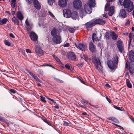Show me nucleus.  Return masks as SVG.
Wrapping results in <instances>:
<instances>
[{
	"instance_id": "nucleus-3",
	"label": "nucleus",
	"mask_w": 134,
	"mask_h": 134,
	"mask_svg": "<svg viewBox=\"0 0 134 134\" xmlns=\"http://www.w3.org/2000/svg\"><path fill=\"white\" fill-rule=\"evenodd\" d=\"M92 60L94 64L96 69L99 71H102V67L99 58L95 57L92 58Z\"/></svg>"
},
{
	"instance_id": "nucleus-50",
	"label": "nucleus",
	"mask_w": 134,
	"mask_h": 134,
	"mask_svg": "<svg viewBox=\"0 0 134 134\" xmlns=\"http://www.w3.org/2000/svg\"><path fill=\"white\" fill-rule=\"evenodd\" d=\"M50 66L51 67L52 66V65L49 64H43L42 65V66Z\"/></svg>"
},
{
	"instance_id": "nucleus-32",
	"label": "nucleus",
	"mask_w": 134,
	"mask_h": 134,
	"mask_svg": "<svg viewBox=\"0 0 134 134\" xmlns=\"http://www.w3.org/2000/svg\"><path fill=\"white\" fill-rule=\"evenodd\" d=\"M118 57L116 55L115 56L114 58L113 59V62H114L115 64H117L118 63Z\"/></svg>"
},
{
	"instance_id": "nucleus-49",
	"label": "nucleus",
	"mask_w": 134,
	"mask_h": 134,
	"mask_svg": "<svg viewBox=\"0 0 134 134\" xmlns=\"http://www.w3.org/2000/svg\"><path fill=\"white\" fill-rule=\"evenodd\" d=\"M38 72L39 73L41 74H43V72L41 69H38Z\"/></svg>"
},
{
	"instance_id": "nucleus-28",
	"label": "nucleus",
	"mask_w": 134,
	"mask_h": 134,
	"mask_svg": "<svg viewBox=\"0 0 134 134\" xmlns=\"http://www.w3.org/2000/svg\"><path fill=\"white\" fill-rule=\"evenodd\" d=\"M25 24L27 25L26 27L27 30L28 31H29L31 29V28L30 27H29L30 24L27 19H26L25 21Z\"/></svg>"
},
{
	"instance_id": "nucleus-44",
	"label": "nucleus",
	"mask_w": 134,
	"mask_h": 134,
	"mask_svg": "<svg viewBox=\"0 0 134 134\" xmlns=\"http://www.w3.org/2000/svg\"><path fill=\"white\" fill-rule=\"evenodd\" d=\"M35 80L37 81H38L39 82H41V81L40 80V79L38 78V77L36 76V75L33 77Z\"/></svg>"
},
{
	"instance_id": "nucleus-17",
	"label": "nucleus",
	"mask_w": 134,
	"mask_h": 134,
	"mask_svg": "<svg viewBox=\"0 0 134 134\" xmlns=\"http://www.w3.org/2000/svg\"><path fill=\"white\" fill-rule=\"evenodd\" d=\"M95 25L97 24L103 25L105 24L104 20L100 19H98L93 20Z\"/></svg>"
},
{
	"instance_id": "nucleus-46",
	"label": "nucleus",
	"mask_w": 134,
	"mask_h": 134,
	"mask_svg": "<svg viewBox=\"0 0 134 134\" xmlns=\"http://www.w3.org/2000/svg\"><path fill=\"white\" fill-rule=\"evenodd\" d=\"M55 59L58 62L59 64H61L62 62L60 61V59L57 57H56L55 58Z\"/></svg>"
},
{
	"instance_id": "nucleus-51",
	"label": "nucleus",
	"mask_w": 134,
	"mask_h": 134,
	"mask_svg": "<svg viewBox=\"0 0 134 134\" xmlns=\"http://www.w3.org/2000/svg\"><path fill=\"white\" fill-rule=\"evenodd\" d=\"M113 121L117 123H118L119 122V121L115 118H114Z\"/></svg>"
},
{
	"instance_id": "nucleus-40",
	"label": "nucleus",
	"mask_w": 134,
	"mask_h": 134,
	"mask_svg": "<svg viewBox=\"0 0 134 134\" xmlns=\"http://www.w3.org/2000/svg\"><path fill=\"white\" fill-rule=\"evenodd\" d=\"M133 36V34L132 33H130L129 36V37L130 40H131L132 39V38Z\"/></svg>"
},
{
	"instance_id": "nucleus-60",
	"label": "nucleus",
	"mask_w": 134,
	"mask_h": 134,
	"mask_svg": "<svg viewBox=\"0 0 134 134\" xmlns=\"http://www.w3.org/2000/svg\"><path fill=\"white\" fill-rule=\"evenodd\" d=\"M105 86L108 87H109V88H110V85H109V84L108 83H107L105 84Z\"/></svg>"
},
{
	"instance_id": "nucleus-30",
	"label": "nucleus",
	"mask_w": 134,
	"mask_h": 134,
	"mask_svg": "<svg viewBox=\"0 0 134 134\" xmlns=\"http://www.w3.org/2000/svg\"><path fill=\"white\" fill-rule=\"evenodd\" d=\"M12 20L14 22V24L16 23L17 25H19V20L17 19L15 16H14L12 18Z\"/></svg>"
},
{
	"instance_id": "nucleus-23",
	"label": "nucleus",
	"mask_w": 134,
	"mask_h": 134,
	"mask_svg": "<svg viewBox=\"0 0 134 134\" xmlns=\"http://www.w3.org/2000/svg\"><path fill=\"white\" fill-rule=\"evenodd\" d=\"M17 16L18 19L20 20H22L23 19L24 17L23 14L20 11H18L17 12Z\"/></svg>"
},
{
	"instance_id": "nucleus-14",
	"label": "nucleus",
	"mask_w": 134,
	"mask_h": 134,
	"mask_svg": "<svg viewBox=\"0 0 134 134\" xmlns=\"http://www.w3.org/2000/svg\"><path fill=\"white\" fill-rule=\"evenodd\" d=\"M117 46L119 51L122 53L124 49V47L123 44L121 41H119L117 42Z\"/></svg>"
},
{
	"instance_id": "nucleus-29",
	"label": "nucleus",
	"mask_w": 134,
	"mask_h": 134,
	"mask_svg": "<svg viewBox=\"0 0 134 134\" xmlns=\"http://www.w3.org/2000/svg\"><path fill=\"white\" fill-rule=\"evenodd\" d=\"M81 58L82 59H84L87 62H88L90 60L89 59L87 56L83 54L82 55H81Z\"/></svg>"
},
{
	"instance_id": "nucleus-11",
	"label": "nucleus",
	"mask_w": 134,
	"mask_h": 134,
	"mask_svg": "<svg viewBox=\"0 0 134 134\" xmlns=\"http://www.w3.org/2000/svg\"><path fill=\"white\" fill-rule=\"evenodd\" d=\"M68 58L71 60L75 61L76 59V56L74 53L69 52L67 54Z\"/></svg>"
},
{
	"instance_id": "nucleus-35",
	"label": "nucleus",
	"mask_w": 134,
	"mask_h": 134,
	"mask_svg": "<svg viewBox=\"0 0 134 134\" xmlns=\"http://www.w3.org/2000/svg\"><path fill=\"white\" fill-rule=\"evenodd\" d=\"M129 71L132 74L134 73V69L131 66H129Z\"/></svg>"
},
{
	"instance_id": "nucleus-57",
	"label": "nucleus",
	"mask_w": 134,
	"mask_h": 134,
	"mask_svg": "<svg viewBox=\"0 0 134 134\" xmlns=\"http://www.w3.org/2000/svg\"><path fill=\"white\" fill-rule=\"evenodd\" d=\"M9 36L10 37L13 38H14L15 37L14 36V35L12 33H10L9 34Z\"/></svg>"
},
{
	"instance_id": "nucleus-52",
	"label": "nucleus",
	"mask_w": 134,
	"mask_h": 134,
	"mask_svg": "<svg viewBox=\"0 0 134 134\" xmlns=\"http://www.w3.org/2000/svg\"><path fill=\"white\" fill-rule=\"evenodd\" d=\"M69 124V123L68 122L66 121H64V125H68Z\"/></svg>"
},
{
	"instance_id": "nucleus-6",
	"label": "nucleus",
	"mask_w": 134,
	"mask_h": 134,
	"mask_svg": "<svg viewBox=\"0 0 134 134\" xmlns=\"http://www.w3.org/2000/svg\"><path fill=\"white\" fill-rule=\"evenodd\" d=\"M52 40L54 43L59 44L62 42L61 37L60 35H56L53 36Z\"/></svg>"
},
{
	"instance_id": "nucleus-5",
	"label": "nucleus",
	"mask_w": 134,
	"mask_h": 134,
	"mask_svg": "<svg viewBox=\"0 0 134 134\" xmlns=\"http://www.w3.org/2000/svg\"><path fill=\"white\" fill-rule=\"evenodd\" d=\"M113 61L111 60H109L107 61V64L108 67L110 69L111 72L116 68V66L114 64Z\"/></svg>"
},
{
	"instance_id": "nucleus-38",
	"label": "nucleus",
	"mask_w": 134,
	"mask_h": 134,
	"mask_svg": "<svg viewBox=\"0 0 134 134\" xmlns=\"http://www.w3.org/2000/svg\"><path fill=\"white\" fill-rule=\"evenodd\" d=\"M55 1L54 0H48V2L49 4L50 5H52L54 2Z\"/></svg>"
},
{
	"instance_id": "nucleus-45",
	"label": "nucleus",
	"mask_w": 134,
	"mask_h": 134,
	"mask_svg": "<svg viewBox=\"0 0 134 134\" xmlns=\"http://www.w3.org/2000/svg\"><path fill=\"white\" fill-rule=\"evenodd\" d=\"M9 91L11 93L13 94H14L16 92V91L13 89H10Z\"/></svg>"
},
{
	"instance_id": "nucleus-26",
	"label": "nucleus",
	"mask_w": 134,
	"mask_h": 134,
	"mask_svg": "<svg viewBox=\"0 0 134 134\" xmlns=\"http://www.w3.org/2000/svg\"><path fill=\"white\" fill-rule=\"evenodd\" d=\"M86 12L85 10H81L80 12V16L82 17L83 18V16H84L86 14Z\"/></svg>"
},
{
	"instance_id": "nucleus-36",
	"label": "nucleus",
	"mask_w": 134,
	"mask_h": 134,
	"mask_svg": "<svg viewBox=\"0 0 134 134\" xmlns=\"http://www.w3.org/2000/svg\"><path fill=\"white\" fill-rule=\"evenodd\" d=\"M43 121L47 123L48 125H49L52 126L51 125V123L49 122V121H48L47 120V119H43Z\"/></svg>"
},
{
	"instance_id": "nucleus-4",
	"label": "nucleus",
	"mask_w": 134,
	"mask_h": 134,
	"mask_svg": "<svg viewBox=\"0 0 134 134\" xmlns=\"http://www.w3.org/2000/svg\"><path fill=\"white\" fill-rule=\"evenodd\" d=\"M110 3H107L105 6V10H108V14L109 16H111L113 14L114 12V8L113 7H109Z\"/></svg>"
},
{
	"instance_id": "nucleus-42",
	"label": "nucleus",
	"mask_w": 134,
	"mask_h": 134,
	"mask_svg": "<svg viewBox=\"0 0 134 134\" xmlns=\"http://www.w3.org/2000/svg\"><path fill=\"white\" fill-rule=\"evenodd\" d=\"M4 42V43H5V44L6 45L8 46H10V43L8 41L5 40Z\"/></svg>"
},
{
	"instance_id": "nucleus-8",
	"label": "nucleus",
	"mask_w": 134,
	"mask_h": 134,
	"mask_svg": "<svg viewBox=\"0 0 134 134\" xmlns=\"http://www.w3.org/2000/svg\"><path fill=\"white\" fill-rule=\"evenodd\" d=\"M73 5L75 9H78L82 6L81 2L80 0H75L73 2Z\"/></svg>"
},
{
	"instance_id": "nucleus-34",
	"label": "nucleus",
	"mask_w": 134,
	"mask_h": 134,
	"mask_svg": "<svg viewBox=\"0 0 134 134\" xmlns=\"http://www.w3.org/2000/svg\"><path fill=\"white\" fill-rule=\"evenodd\" d=\"M65 67L66 69L72 71L73 70V69L72 67H70V66L69 64L68 63L65 65Z\"/></svg>"
},
{
	"instance_id": "nucleus-47",
	"label": "nucleus",
	"mask_w": 134,
	"mask_h": 134,
	"mask_svg": "<svg viewBox=\"0 0 134 134\" xmlns=\"http://www.w3.org/2000/svg\"><path fill=\"white\" fill-rule=\"evenodd\" d=\"M0 121L3 122H4L5 121L4 118L2 116H0Z\"/></svg>"
},
{
	"instance_id": "nucleus-16",
	"label": "nucleus",
	"mask_w": 134,
	"mask_h": 134,
	"mask_svg": "<svg viewBox=\"0 0 134 134\" xmlns=\"http://www.w3.org/2000/svg\"><path fill=\"white\" fill-rule=\"evenodd\" d=\"M68 0H59L58 2L59 5L62 7H64L66 5Z\"/></svg>"
},
{
	"instance_id": "nucleus-2",
	"label": "nucleus",
	"mask_w": 134,
	"mask_h": 134,
	"mask_svg": "<svg viewBox=\"0 0 134 134\" xmlns=\"http://www.w3.org/2000/svg\"><path fill=\"white\" fill-rule=\"evenodd\" d=\"M94 0H89L88 3L84 5V10L88 14H90L92 12V7H94L95 5Z\"/></svg>"
},
{
	"instance_id": "nucleus-13",
	"label": "nucleus",
	"mask_w": 134,
	"mask_h": 134,
	"mask_svg": "<svg viewBox=\"0 0 134 134\" xmlns=\"http://www.w3.org/2000/svg\"><path fill=\"white\" fill-rule=\"evenodd\" d=\"M33 3L34 6L36 9L37 10L41 9V4L37 0H33Z\"/></svg>"
},
{
	"instance_id": "nucleus-39",
	"label": "nucleus",
	"mask_w": 134,
	"mask_h": 134,
	"mask_svg": "<svg viewBox=\"0 0 134 134\" xmlns=\"http://www.w3.org/2000/svg\"><path fill=\"white\" fill-rule=\"evenodd\" d=\"M40 97L41 98V100L44 103H46V101L45 99V98L44 97H43L42 96H40Z\"/></svg>"
},
{
	"instance_id": "nucleus-18",
	"label": "nucleus",
	"mask_w": 134,
	"mask_h": 134,
	"mask_svg": "<svg viewBox=\"0 0 134 134\" xmlns=\"http://www.w3.org/2000/svg\"><path fill=\"white\" fill-rule=\"evenodd\" d=\"M30 36L31 39L34 41H36L38 37L37 35L34 32H32L30 33Z\"/></svg>"
},
{
	"instance_id": "nucleus-12",
	"label": "nucleus",
	"mask_w": 134,
	"mask_h": 134,
	"mask_svg": "<svg viewBox=\"0 0 134 134\" xmlns=\"http://www.w3.org/2000/svg\"><path fill=\"white\" fill-rule=\"evenodd\" d=\"M35 51L39 56H41L43 55V51L41 47L38 46L35 47Z\"/></svg>"
},
{
	"instance_id": "nucleus-55",
	"label": "nucleus",
	"mask_w": 134,
	"mask_h": 134,
	"mask_svg": "<svg viewBox=\"0 0 134 134\" xmlns=\"http://www.w3.org/2000/svg\"><path fill=\"white\" fill-rule=\"evenodd\" d=\"M26 51L27 53H31V52L29 49H26Z\"/></svg>"
},
{
	"instance_id": "nucleus-48",
	"label": "nucleus",
	"mask_w": 134,
	"mask_h": 134,
	"mask_svg": "<svg viewBox=\"0 0 134 134\" xmlns=\"http://www.w3.org/2000/svg\"><path fill=\"white\" fill-rule=\"evenodd\" d=\"M130 24V22L129 19H127V20L126 21L125 24V26H127L128 25H129Z\"/></svg>"
},
{
	"instance_id": "nucleus-22",
	"label": "nucleus",
	"mask_w": 134,
	"mask_h": 134,
	"mask_svg": "<svg viewBox=\"0 0 134 134\" xmlns=\"http://www.w3.org/2000/svg\"><path fill=\"white\" fill-rule=\"evenodd\" d=\"M110 36L111 37L112 39L115 40L117 39L118 35L114 32H111L110 34Z\"/></svg>"
},
{
	"instance_id": "nucleus-43",
	"label": "nucleus",
	"mask_w": 134,
	"mask_h": 134,
	"mask_svg": "<svg viewBox=\"0 0 134 134\" xmlns=\"http://www.w3.org/2000/svg\"><path fill=\"white\" fill-rule=\"evenodd\" d=\"M26 2L28 4H30L32 2V0H25Z\"/></svg>"
},
{
	"instance_id": "nucleus-21",
	"label": "nucleus",
	"mask_w": 134,
	"mask_h": 134,
	"mask_svg": "<svg viewBox=\"0 0 134 134\" xmlns=\"http://www.w3.org/2000/svg\"><path fill=\"white\" fill-rule=\"evenodd\" d=\"M119 15L122 18H125L126 16V12L124 9H122L120 10Z\"/></svg>"
},
{
	"instance_id": "nucleus-37",
	"label": "nucleus",
	"mask_w": 134,
	"mask_h": 134,
	"mask_svg": "<svg viewBox=\"0 0 134 134\" xmlns=\"http://www.w3.org/2000/svg\"><path fill=\"white\" fill-rule=\"evenodd\" d=\"M114 107L115 109L119 110L122 111L123 109L122 107L120 108L115 105H114Z\"/></svg>"
},
{
	"instance_id": "nucleus-59",
	"label": "nucleus",
	"mask_w": 134,
	"mask_h": 134,
	"mask_svg": "<svg viewBox=\"0 0 134 134\" xmlns=\"http://www.w3.org/2000/svg\"><path fill=\"white\" fill-rule=\"evenodd\" d=\"M114 118V117H109L108 118V119H109V120H110L113 121Z\"/></svg>"
},
{
	"instance_id": "nucleus-1",
	"label": "nucleus",
	"mask_w": 134,
	"mask_h": 134,
	"mask_svg": "<svg viewBox=\"0 0 134 134\" xmlns=\"http://www.w3.org/2000/svg\"><path fill=\"white\" fill-rule=\"evenodd\" d=\"M119 2L128 12H131L134 9L133 2L131 0H119Z\"/></svg>"
},
{
	"instance_id": "nucleus-27",
	"label": "nucleus",
	"mask_w": 134,
	"mask_h": 134,
	"mask_svg": "<svg viewBox=\"0 0 134 134\" xmlns=\"http://www.w3.org/2000/svg\"><path fill=\"white\" fill-rule=\"evenodd\" d=\"M58 32L57 30H56L55 28H53L51 31V35H52L54 36L57 35Z\"/></svg>"
},
{
	"instance_id": "nucleus-58",
	"label": "nucleus",
	"mask_w": 134,
	"mask_h": 134,
	"mask_svg": "<svg viewBox=\"0 0 134 134\" xmlns=\"http://www.w3.org/2000/svg\"><path fill=\"white\" fill-rule=\"evenodd\" d=\"M82 102L84 104H87L88 103V101L86 100H84Z\"/></svg>"
},
{
	"instance_id": "nucleus-31",
	"label": "nucleus",
	"mask_w": 134,
	"mask_h": 134,
	"mask_svg": "<svg viewBox=\"0 0 134 134\" xmlns=\"http://www.w3.org/2000/svg\"><path fill=\"white\" fill-rule=\"evenodd\" d=\"M8 21V20L7 18H4L2 20H1V25H2L4 24H6Z\"/></svg>"
},
{
	"instance_id": "nucleus-19",
	"label": "nucleus",
	"mask_w": 134,
	"mask_h": 134,
	"mask_svg": "<svg viewBox=\"0 0 134 134\" xmlns=\"http://www.w3.org/2000/svg\"><path fill=\"white\" fill-rule=\"evenodd\" d=\"M70 17H71L73 19L76 20L78 19L79 16L77 12L75 11L72 12L71 13Z\"/></svg>"
},
{
	"instance_id": "nucleus-62",
	"label": "nucleus",
	"mask_w": 134,
	"mask_h": 134,
	"mask_svg": "<svg viewBox=\"0 0 134 134\" xmlns=\"http://www.w3.org/2000/svg\"><path fill=\"white\" fill-rule=\"evenodd\" d=\"M106 98L109 102L110 103V99L108 98V97H106Z\"/></svg>"
},
{
	"instance_id": "nucleus-24",
	"label": "nucleus",
	"mask_w": 134,
	"mask_h": 134,
	"mask_svg": "<svg viewBox=\"0 0 134 134\" xmlns=\"http://www.w3.org/2000/svg\"><path fill=\"white\" fill-rule=\"evenodd\" d=\"M92 38L93 42H94L95 41H99V39L97 37L96 34L94 33L92 34Z\"/></svg>"
},
{
	"instance_id": "nucleus-10",
	"label": "nucleus",
	"mask_w": 134,
	"mask_h": 134,
	"mask_svg": "<svg viewBox=\"0 0 134 134\" xmlns=\"http://www.w3.org/2000/svg\"><path fill=\"white\" fill-rule=\"evenodd\" d=\"M64 16L66 18H70L71 14V11L69 9H64L63 10Z\"/></svg>"
},
{
	"instance_id": "nucleus-7",
	"label": "nucleus",
	"mask_w": 134,
	"mask_h": 134,
	"mask_svg": "<svg viewBox=\"0 0 134 134\" xmlns=\"http://www.w3.org/2000/svg\"><path fill=\"white\" fill-rule=\"evenodd\" d=\"M95 25L93 21H91L89 22H87L85 24V26L87 30H91L92 27Z\"/></svg>"
},
{
	"instance_id": "nucleus-61",
	"label": "nucleus",
	"mask_w": 134,
	"mask_h": 134,
	"mask_svg": "<svg viewBox=\"0 0 134 134\" xmlns=\"http://www.w3.org/2000/svg\"><path fill=\"white\" fill-rule=\"evenodd\" d=\"M48 13L49 15L52 17H53L54 16L52 13L50 11L48 12Z\"/></svg>"
},
{
	"instance_id": "nucleus-54",
	"label": "nucleus",
	"mask_w": 134,
	"mask_h": 134,
	"mask_svg": "<svg viewBox=\"0 0 134 134\" xmlns=\"http://www.w3.org/2000/svg\"><path fill=\"white\" fill-rule=\"evenodd\" d=\"M69 45V44L68 43H67L64 45V47H68Z\"/></svg>"
},
{
	"instance_id": "nucleus-41",
	"label": "nucleus",
	"mask_w": 134,
	"mask_h": 134,
	"mask_svg": "<svg viewBox=\"0 0 134 134\" xmlns=\"http://www.w3.org/2000/svg\"><path fill=\"white\" fill-rule=\"evenodd\" d=\"M69 31L70 32L73 33L75 31V29L73 28H70L68 29Z\"/></svg>"
},
{
	"instance_id": "nucleus-53",
	"label": "nucleus",
	"mask_w": 134,
	"mask_h": 134,
	"mask_svg": "<svg viewBox=\"0 0 134 134\" xmlns=\"http://www.w3.org/2000/svg\"><path fill=\"white\" fill-rule=\"evenodd\" d=\"M11 5L13 8H14L15 6V3L11 2Z\"/></svg>"
},
{
	"instance_id": "nucleus-15",
	"label": "nucleus",
	"mask_w": 134,
	"mask_h": 134,
	"mask_svg": "<svg viewBox=\"0 0 134 134\" xmlns=\"http://www.w3.org/2000/svg\"><path fill=\"white\" fill-rule=\"evenodd\" d=\"M89 49L92 53L96 51V46L92 42H90L89 44Z\"/></svg>"
},
{
	"instance_id": "nucleus-9",
	"label": "nucleus",
	"mask_w": 134,
	"mask_h": 134,
	"mask_svg": "<svg viewBox=\"0 0 134 134\" xmlns=\"http://www.w3.org/2000/svg\"><path fill=\"white\" fill-rule=\"evenodd\" d=\"M75 46L77 48L83 51H85L87 48V45L85 44L79 43L78 45L76 44Z\"/></svg>"
},
{
	"instance_id": "nucleus-20",
	"label": "nucleus",
	"mask_w": 134,
	"mask_h": 134,
	"mask_svg": "<svg viewBox=\"0 0 134 134\" xmlns=\"http://www.w3.org/2000/svg\"><path fill=\"white\" fill-rule=\"evenodd\" d=\"M129 58L131 62L134 61V52L132 51L130 52Z\"/></svg>"
},
{
	"instance_id": "nucleus-33",
	"label": "nucleus",
	"mask_w": 134,
	"mask_h": 134,
	"mask_svg": "<svg viewBox=\"0 0 134 134\" xmlns=\"http://www.w3.org/2000/svg\"><path fill=\"white\" fill-rule=\"evenodd\" d=\"M110 34L108 32H106L105 33V36L106 39L109 40L110 38Z\"/></svg>"
},
{
	"instance_id": "nucleus-56",
	"label": "nucleus",
	"mask_w": 134,
	"mask_h": 134,
	"mask_svg": "<svg viewBox=\"0 0 134 134\" xmlns=\"http://www.w3.org/2000/svg\"><path fill=\"white\" fill-rule=\"evenodd\" d=\"M54 107L57 109H58L59 108V106L58 105H55Z\"/></svg>"
},
{
	"instance_id": "nucleus-25",
	"label": "nucleus",
	"mask_w": 134,
	"mask_h": 134,
	"mask_svg": "<svg viewBox=\"0 0 134 134\" xmlns=\"http://www.w3.org/2000/svg\"><path fill=\"white\" fill-rule=\"evenodd\" d=\"M126 83L127 86L129 88H131L132 87V85L130 80L128 79H126Z\"/></svg>"
},
{
	"instance_id": "nucleus-64",
	"label": "nucleus",
	"mask_w": 134,
	"mask_h": 134,
	"mask_svg": "<svg viewBox=\"0 0 134 134\" xmlns=\"http://www.w3.org/2000/svg\"><path fill=\"white\" fill-rule=\"evenodd\" d=\"M15 11L13 10L12 11V15H14L15 14Z\"/></svg>"
},
{
	"instance_id": "nucleus-63",
	"label": "nucleus",
	"mask_w": 134,
	"mask_h": 134,
	"mask_svg": "<svg viewBox=\"0 0 134 134\" xmlns=\"http://www.w3.org/2000/svg\"><path fill=\"white\" fill-rule=\"evenodd\" d=\"M82 115H87V113L85 112H83L82 113Z\"/></svg>"
}]
</instances>
